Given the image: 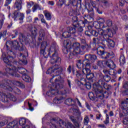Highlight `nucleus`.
<instances>
[{"mask_svg":"<svg viewBox=\"0 0 128 128\" xmlns=\"http://www.w3.org/2000/svg\"><path fill=\"white\" fill-rule=\"evenodd\" d=\"M22 44V43H18L16 40L8 41L6 42V48H7V55L6 54L3 53L2 54V58H3V60L4 62L6 64V68L5 69L6 72L4 74H2V72H0V76L2 77L4 74V76H12L15 78H20V74H18L16 72H18L20 74H24L26 70L24 69V68H16V66L12 64V62H13V64H16V62L14 61V58H16V54L12 52L10 50H8V48H12V46L13 48L15 50H20V45Z\"/></svg>","mask_w":128,"mask_h":128,"instance_id":"obj_1","label":"nucleus"},{"mask_svg":"<svg viewBox=\"0 0 128 128\" xmlns=\"http://www.w3.org/2000/svg\"><path fill=\"white\" fill-rule=\"evenodd\" d=\"M63 52L65 54H68V50L70 52L69 54V58H72L74 56L78 54L80 52H82L86 48V46H80V44L78 42H75L72 45V42L70 40H64V42Z\"/></svg>","mask_w":128,"mask_h":128,"instance_id":"obj_2","label":"nucleus"},{"mask_svg":"<svg viewBox=\"0 0 128 128\" xmlns=\"http://www.w3.org/2000/svg\"><path fill=\"white\" fill-rule=\"evenodd\" d=\"M52 86L50 90L46 92L48 96H54L58 94H66V91L64 90L62 92L60 90L64 88V79L58 80Z\"/></svg>","mask_w":128,"mask_h":128,"instance_id":"obj_3","label":"nucleus"},{"mask_svg":"<svg viewBox=\"0 0 128 128\" xmlns=\"http://www.w3.org/2000/svg\"><path fill=\"white\" fill-rule=\"evenodd\" d=\"M106 84L102 80H99L98 82L95 83L93 85L94 92L96 94V96L100 100H102L104 98H108V92H102L103 88H104Z\"/></svg>","mask_w":128,"mask_h":128,"instance_id":"obj_4","label":"nucleus"},{"mask_svg":"<svg viewBox=\"0 0 128 128\" xmlns=\"http://www.w3.org/2000/svg\"><path fill=\"white\" fill-rule=\"evenodd\" d=\"M62 72V68L60 64H56L53 67L48 69L46 74H53V77L51 78L50 82H52V80L56 76L55 82H56L58 80H63L62 78L60 76Z\"/></svg>","mask_w":128,"mask_h":128,"instance_id":"obj_5","label":"nucleus"},{"mask_svg":"<svg viewBox=\"0 0 128 128\" xmlns=\"http://www.w3.org/2000/svg\"><path fill=\"white\" fill-rule=\"evenodd\" d=\"M58 51V45L56 44H52L51 45V46L48 48V56H50L52 52H54L52 56H50V58H52L50 62L51 64H60V62L62 61V60L58 57V52H56Z\"/></svg>","mask_w":128,"mask_h":128,"instance_id":"obj_6","label":"nucleus"},{"mask_svg":"<svg viewBox=\"0 0 128 128\" xmlns=\"http://www.w3.org/2000/svg\"><path fill=\"white\" fill-rule=\"evenodd\" d=\"M116 30H118V27L115 26L114 28H112L110 30V28H99L98 30V38L100 40H108V36L110 34H115Z\"/></svg>","mask_w":128,"mask_h":128,"instance_id":"obj_7","label":"nucleus"},{"mask_svg":"<svg viewBox=\"0 0 128 128\" xmlns=\"http://www.w3.org/2000/svg\"><path fill=\"white\" fill-rule=\"evenodd\" d=\"M50 124L53 128H76L72 122H66L62 120H60L58 122H56L54 120H52Z\"/></svg>","mask_w":128,"mask_h":128,"instance_id":"obj_8","label":"nucleus"},{"mask_svg":"<svg viewBox=\"0 0 128 128\" xmlns=\"http://www.w3.org/2000/svg\"><path fill=\"white\" fill-rule=\"evenodd\" d=\"M90 68H88L86 70H84L82 71H82H76V76L80 78V80H82L86 78L88 80H91L92 82V78L94 76V73H92L90 71Z\"/></svg>","mask_w":128,"mask_h":128,"instance_id":"obj_9","label":"nucleus"},{"mask_svg":"<svg viewBox=\"0 0 128 128\" xmlns=\"http://www.w3.org/2000/svg\"><path fill=\"white\" fill-rule=\"evenodd\" d=\"M8 98L12 102H16L18 98L16 96L12 95L10 94H8L6 92H0V100L2 102H7L8 100Z\"/></svg>","mask_w":128,"mask_h":128,"instance_id":"obj_10","label":"nucleus"},{"mask_svg":"<svg viewBox=\"0 0 128 128\" xmlns=\"http://www.w3.org/2000/svg\"><path fill=\"white\" fill-rule=\"evenodd\" d=\"M76 66L78 68L82 69V71L80 72L82 74L84 70H86V68H90L92 64L90 63V60L85 59L83 61L80 60H78ZM77 72H80V70H78Z\"/></svg>","mask_w":128,"mask_h":128,"instance_id":"obj_11","label":"nucleus"},{"mask_svg":"<svg viewBox=\"0 0 128 128\" xmlns=\"http://www.w3.org/2000/svg\"><path fill=\"white\" fill-rule=\"evenodd\" d=\"M78 36L76 34V28L72 27L67 28V32H64L62 34V37L64 38H70V36Z\"/></svg>","mask_w":128,"mask_h":128,"instance_id":"obj_12","label":"nucleus"},{"mask_svg":"<svg viewBox=\"0 0 128 128\" xmlns=\"http://www.w3.org/2000/svg\"><path fill=\"white\" fill-rule=\"evenodd\" d=\"M12 84H15L17 86L18 84H20V82H10V81L5 82L3 84H0V88H2L4 90H9V92H12V90H14V88H12V86L10 85V84L12 85Z\"/></svg>","mask_w":128,"mask_h":128,"instance_id":"obj_13","label":"nucleus"},{"mask_svg":"<svg viewBox=\"0 0 128 128\" xmlns=\"http://www.w3.org/2000/svg\"><path fill=\"white\" fill-rule=\"evenodd\" d=\"M104 48L100 46L97 48V54L99 56H104V58H108V56H114V52H104Z\"/></svg>","mask_w":128,"mask_h":128,"instance_id":"obj_14","label":"nucleus"},{"mask_svg":"<svg viewBox=\"0 0 128 128\" xmlns=\"http://www.w3.org/2000/svg\"><path fill=\"white\" fill-rule=\"evenodd\" d=\"M19 62L20 64H26V56L20 53L19 56Z\"/></svg>","mask_w":128,"mask_h":128,"instance_id":"obj_15","label":"nucleus"},{"mask_svg":"<svg viewBox=\"0 0 128 128\" xmlns=\"http://www.w3.org/2000/svg\"><path fill=\"white\" fill-rule=\"evenodd\" d=\"M107 66L111 68V70H114V68H116V64L114 62V61L112 60H108L106 61V62Z\"/></svg>","mask_w":128,"mask_h":128,"instance_id":"obj_16","label":"nucleus"},{"mask_svg":"<svg viewBox=\"0 0 128 128\" xmlns=\"http://www.w3.org/2000/svg\"><path fill=\"white\" fill-rule=\"evenodd\" d=\"M46 44H48V43L46 41L43 42L41 44L40 54H43L44 56L46 54V51L44 50V49L46 46Z\"/></svg>","mask_w":128,"mask_h":128,"instance_id":"obj_17","label":"nucleus"},{"mask_svg":"<svg viewBox=\"0 0 128 128\" xmlns=\"http://www.w3.org/2000/svg\"><path fill=\"white\" fill-rule=\"evenodd\" d=\"M14 18H19L20 20H24V14L22 13H20L18 12V11H16L14 14Z\"/></svg>","mask_w":128,"mask_h":128,"instance_id":"obj_18","label":"nucleus"},{"mask_svg":"<svg viewBox=\"0 0 128 128\" xmlns=\"http://www.w3.org/2000/svg\"><path fill=\"white\" fill-rule=\"evenodd\" d=\"M103 72L106 74V76H108V74H110V76H112V77L114 78H116V73H114V70H112V72H110V71H108V70H103Z\"/></svg>","mask_w":128,"mask_h":128,"instance_id":"obj_19","label":"nucleus"},{"mask_svg":"<svg viewBox=\"0 0 128 128\" xmlns=\"http://www.w3.org/2000/svg\"><path fill=\"white\" fill-rule=\"evenodd\" d=\"M22 0H16L14 4V8L20 10L22 8Z\"/></svg>","mask_w":128,"mask_h":128,"instance_id":"obj_20","label":"nucleus"},{"mask_svg":"<svg viewBox=\"0 0 128 128\" xmlns=\"http://www.w3.org/2000/svg\"><path fill=\"white\" fill-rule=\"evenodd\" d=\"M28 121V120L24 118H22L19 120V124H20V126H22V128H26V126H30V128H31L30 126H26V124H27Z\"/></svg>","mask_w":128,"mask_h":128,"instance_id":"obj_21","label":"nucleus"},{"mask_svg":"<svg viewBox=\"0 0 128 128\" xmlns=\"http://www.w3.org/2000/svg\"><path fill=\"white\" fill-rule=\"evenodd\" d=\"M73 26H74L76 30V28L78 30V32H82V30H84V29H82V26H80V24H78V22H74L73 23Z\"/></svg>","mask_w":128,"mask_h":128,"instance_id":"obj_22","label":"nucleus"},{"mask_svg":"<svg viewBox=\"0 0 128 128\" xmlns=\"http://www.w3.org/2000/svg\"><path fill=\"white\" fill-rule=\"evenodd\" d=\"M98 24L100 26V28H104L106 27V25H104V22H106V20H104V18H100L98 20Z\"/></svg>","mask_w":128,"mask_h":128,"instance_id":"obj_23","label":"nucleus"},{"mask_svg":"<svg viewBox=\"0 0 128 128\" xmlns=\"http://www.w3.org/2000/svg\"><path fill=\"white\" fill-rule=\"evenodd\" d=\"M70 118L72 120V122H74L76 128H78L80 126V124L78 123V120H76L74 116H70Z\"/></svg>","mask_w":128,"mask_h":128,"instance_id":"obj_24","label":"nucleus"},{"mask_svg":"<svg viewBox=\"0 0 128 128\" xmlns=\"http://www.w3.org/2000/svg\"><path fill=\"white\" fill-rule=\"evenodd\" d=\"M44 30L41 29L40 31H39V37H38V40H44Z\"/></svg>","mask_w":128,"mask_h":128,"instance_id":"obj_25","label":"nucleus"},{"mask_svg":"<svg viewBox=\"0 0 128 128\" xmlns=\"http://www.w3.org/2000/svg\"><path fill=\"white\" fill-rule=\"evenodd\" d=\"M44 14L47 20H52V14L48 11H44Z\"/></svg>","mask_w":128,"mask_h":128,"instance_id":"obj_26","label":"nucleus"},{"mask_svg":"<svg viewBox=\"0 0 128 128\" xmlns=\"http://www.w3.org/2000/svg\"><path fill=\"white\" fill-rule=\"evenodd\" d=\"M19 38L20 42H28V38L24 35V34H20Z\"/></svg>","mask_w":128,"mask_h":128,"instance_id":"obj_27","label":"nucleus"},{"mask_svg":"<svg viewBox=\"0 0 128 128\" xmlns=\"http://www.w3.org/2000/svg\"><path fill=\"white\" fill-rule=\"evenodd\" d=\"M120 66H124V64H126V58H124V54L120 55Z\"/></svg>","mask_w":128,"mask_h":128,"instance_id":"obj_28","label":"nucleus"},{"mask_svg":"<svg viewBox=\"0 0 128 128\" xmlns=\"http://www.w3.org/2000/svg\"><path fill=\"white\" fill-rule=\"evenodd\" d=\"M123 88L126 90L123 92V94L126 96H128V82L125 83L123 86Z\"/></svg>","mask_w":128,"mask_h":128,"instance_id":"obj_29","label":"nucleus"},{"mask_svg":"<svg viewBox=\"0 0 128 128\" xmlns=\"http://www.w3.org/2000/svg\"><path fill=\"white\" fill-rule=\"evenodd\" d=\"M31 32L33 36H36V34H38V28L36 26L34 27V28L31 30Z\"/></svg>","mask_w":128,"mask_h":128,"instance_id":"obj_30","label":"nucleus"},{"mask_svg":"<svg viewBox=\"0 0 128 128\" xmlns=\"http://www.w3.org/2000/svg\"><path fill=\"white\" fill-rule=\"evenodd\" d=\"M105 24H106V28H107V26L108 28H110V26H112V21L110 20H107L106 22H105Z\"/></svg>","mask_w":128,"mask_h":128,"instance_id":"obj_31","label":"nucleus"},{"mask_svg":"<svg viewBox=\"0 0 128 128\" xmlns=\"http://www.w3.org/2000/svg\"><path fill=\"white\" fill-rule=\"evenodd\" d=\"M110 78H114V76L112 77V75H110V76H108V75H106L104 76V80H105V82H108L110 80Z\"/></svg>","mask_w":128,"mask_h":128,"instance_id":"obj_32","label":"nucleus"},{"mask_svg":"<svg viewBox=\"0 0 128 128\" xmlns=\"http://www.w3.org/2000/svg\"><path fill=\"white\" fill-rule=\"evenodd\" d=\"M22 79L24 80V82H30V77L28 75H23Z\"/></svg>","mask_w":128,"mask_h":128,"instance_id":"obj_33","label":"nucleus"},{"mask_svg":"<svg viewBox=\"0 0 128 128\" xmlns=\"http://www.w3.org/2000/svg\"><path fill=\"white\" fill-rule=\"evenodd\" d=\"M107 42L108 43V46H110L111 48H114V40H108Z\"/></svg>","mask_w":128,"mask_h":128,"instance_id":"obj_34","label":"nucleus"},{"mask_svg":"<svg viewBox=\"0 0 128 128\" xmlns=\"http://www.w3.org/2000/svg\"><path fill=\"white\" fill-rule=\"evenodd\" d=\"M88 122H90V118L88 116H86L84 119V124L85 126H87Z\"/></svg>","mask_w":128,"mask_h":128,"instance_id":"obj_35","label":"nucleus"},{"mask_svg":"<svg viewBox=\"0 0 128 128\" xmlns=\"http://www.w3.org/2000/svg\"><path fill=\"white\" fill-rule=\"evenodd\" d=\"M36 10H42V8H40V6L38 4H36L32 8L33 12H36Z\"/></svg>","mask_w":128,"mask_h":128,"instance_id":"obj_36","label":"nucleus"},{"mask_svg":"<svg viewBox=\"0 0 128 128\" xmlns=\"http://www.w3.org/2000/svg\"><path fill=\"white\" fill-rule=\"evenodd\" d=\"M89 58V59H88L89 62H90V60H96V55H89L87 56Z\"/></svg>","mask_w":128,"mask_h":128,"instance_id":"obj_37","label":"nucleus"},{"mask_svg":"<svg viewBox=\"0 0 128 128\" xmlns=\"http://www.w3.org/2000/svg\"><path fill=\"white\" fill-rule=\"evenodd\" d=\"M88 96L91 100H94V98H96V96H94V92H89Z\"/></svg>","mask_w":128,"mask_h":128,"instance_id":"obj_38","label":"nucleus"},{"mask_svg":"<svg viewBox=\"0 0 128 128\" xmlns=\"http://www.w3.org/2000/svg\"><path fill=\"white\" fill-rule=\"evenodd\" d=\"M90 32L91 34H92V36H98V32L96 30H92L91 32Z\"/></svg>","mask_w":128,"mask_h":128,"instance_id":"obj_39","label":"nucleus"},{"mask_svg":"<svg viewBox=\"0 0 128 128\" xmlns=\"http://www.w3.org/2000/svg\"><path fill=\"white\" fill-rule=\"evenodd\" d=\"M86 8H87L88 12H92L93 10L92 8L90 7V3L86 4Z\"/></svg>","mask_w":128,"mask_h":128,"instance_id":"obj_40","label":"nucleus"},{"mask_svg":"<svg viewBox=\"0 0 128 128\" xmlns=\"http://www.w3.org/2000/svg\"><path fill=\"white\" fill-rule=\"evenodd\" d=\"M93 41L94 44H98L100 42H103L102 40H100V37L93 38Z\"/></svg>","mask_w":128,"mask_h":128,"instance_id":"obj_41","label":"nucleus"},{"mask_svg":"<svg viewBox=\"0 0 128 128\" xmlns=\"http://www.w3.org/2000/svg\"><path fill=\"white\" fill-rule=\"evenodd\" d=\"M124 0L125 2H128V0H120V3H119V5L120 6H124Z\"/></svg>","mask_w":128,"mask_h":128,"instance_id":"obj_42","label":"nucleus"},{"mask_svg":"<svg viewBox=\"0 0 128 128\" xmlns=\"http://www.w3.org/2000/svg\"><path fill=\"white\" fill-rule=\"evenodd\" d=\"M73 112H76L78 116H80V114L82 113H80V110H78V109H73Z\"/></svg>","mask_w":128,"mask_h":128,"instance_id":"obj_43","label":"nucleus"},{"mask_svg":"<svg viewBox=\"0 0 128 128\" xmlns=\"http://www.w3.org/2000/svg\"><path fill=\"white\" fill-rule=\"evenodd\" d=\"M85 86L87 90H90L92 85L90 84V83L88 82L85 84Z\"/></svg>","mask_w":128,"mask_h":128,"instance_id":"obj_44","label":"nucleus"},{"mask_svg":"<svg viewBox=\"0 0 128 128\" xmlns=\"http://www.w3.org/2000/svg\"><path fill=\"white\" fill-rule=\"evenodd\" d=\"M110 122V118H108V114H106V120L104 122V124H108Z\"/></svg>","mask_w":128,"mask_h":128,"instance_id":"obj_45","label":"nucleus"},{"mask_svg":"<svg viewBox=\"0 0 128 128\" xmlns=\"http://www.w3.org/2000/svg\"><path fill=\"white\" fill-rule=\"evenodd\" d=\"M60 98H55L54 100V102L55 104H60Z\"/></svg>","mask_w":128,"mask_h":128,"instance_id":"obj_46","label":"nucleus"},{"mask_svg":"<svg viewBox=\"0 0 128 128\" xmlns=\"http://www.w3.org/2000/svg\"><path fill=\"white\" fill-rule=\"evenodd\" d=\"M74 102L78 104L79 106H80V108H82V103H80L78 99L76 98Z\"/></svg>","mask_w":128,"mask_h":128,"instance_id":"obj_47","label":"nucleus"},{"mask_svg":"<svg viewBox=\"0 0 128 128\" xmlns=\"http://www.w3.org/2000/svg\"><path fill=\"white\" fill-rule=\"evenodd\" d=\"M12 0H6L4 4L5 6H8V4H10V2H12Z\"/></svg>","mask_w":128,"mask_h":128,"instance_id":"obj_48","label":"nucleus"},{"mask_svg":"<svg viewBox=\"0 0 128 128\" xmlns=\"http://www.w3.org/2000/svg\"><path fill=\"white\" fill-rule=\"evenodd\" d=\"M90 4H91L92 6H93V8H96V2H94V1H90Z\"/></svg>","mask_w":128,"mask_h":128,"instance_id":"obj_49","label":"nucleus"},{"mask_svg":"<svg viewBox=\"0 0 128 128\" xmlns=\"http://www.w3.org/2000/svg\"><path fill=\"white\" fill-rule=\"evenodd\" d=\"M102 118V114L98 113L96 115V120H100V118Z\"/></svg>","mask_w":128,"mask_h":128,"instance_id":"obj_50","label":"nucleus"},{"mask_svg":"<svg viewBox=\"0 0 128 128\" xmlns=\"http://www.w3.org/2000/svg\"><path fill=\"white\" fill-rule=\"evenodd\" d=\"M98 64L99 66H102L104 63H102V61H98Z\"/></svg>","mask_w":128,"mask_h":128,"instance_id":"obj_51","label":"nucleus"},{"mask_svg":"<svg viewBox=\"0 0 128 128\" xmlns=\"http://www.w3.org/2000/svg\"><path fill=\"white\" fill-rule=\"evenodd\" d=\"M3 24H4V20H0V30H2Z\"/></svg>","mask_w":128,"mask_h":128,"instance_id":"obj_52","label":"nucleus"},{"mask_svg":"<svg viewBox=\"0 0 128 128\" xmlns=\"http://www.w3.org/2000/svg\"><path fill=\"white\" fill-rule=\"evenodd\" d=\"M32 16H29L27 18V22H32Z\"/></svg>","mask_w":128,"mask_h":128,"instance_id":"obj_53","label":"nucleus"},{"mask_svg":"<svg viewBox=\"0 0 128 128\" xmlns=\"http://www.w3.org/2000/svg\"><path fill=\"white\" fill-rule=\"evenodd\" d=\"M67 70L69 74H70V72H72V66H69L67 69Z\"/></svg>","mask_w":128,"mask_h":128,"instance_id":"obj_54","label":"nucleus"},{"mask_svg":"<svg viewBox=\"0 0 128 128\" xmlns=\"http://www.w3.org/2000/svg\"><path fill=\"white\" fill-rule=\"evenodd\" d=\"M28 106H29V108H30V110L32 112L34 108H32V104L28 103Z\"/></svg>","mask_w":128,"mask_h":128,"instance_id":"obj_55","label":"nucleus"},{"mask_svg":"<svg viewBox=\"0 0 128 128\" xmlns=\"http://www.w3.org/2000/svg\"><path fill=\"white\" fill-rule=\"evenodd\" d=\"M48 4H50V6H54V3L52 1H49L48 2Z\"/></svg>","mask_w":128,"mask_h":128,"instance_id":"obj_56","label":"nucleus"},{"mask_svg":"<svg viewBox=\"0 0 128 128\" xmlns=\"http://www.w3.org/2000/svg\"><path fill=\"white\" fill-rule=\"evenodd\" d=\"M6 124L4 122H0V128H2V126H4Z\"/></svg>","mask_w":128,"mask_h":128,"instance_id":"obj_57","label":"nucleus"},{"mask_svg":"<svg viewBox=\"0 0 128 128\" xmlns=\"http://www.w3.org/2000/svg\"><path fill=\"white\" fill-rule=\"evenodd\" d=\"M86 104L87 108H88V110H90V105H88V103H86Z\"/></svg>","mask_w":128,"mask_h":128,"instance_id":"obj_58","label":"nucleus"},{"mask_svg":"<svg viewBox=\"0 0 128 128\" xmlns=\"http://www.w3.org/2000/svg\"><path fill=\"white\" fill-rule=\"evenodd\" d=\"M92 68L94 69V70H98V67L96 65H94L92 66Z\"/></svg>","mask_w":128,"mask_h":128,"instance_id":"obj_59","label":"nucleus"},{"mask_svg":"<svg viewBox=\"0 0 128 128\" xmlns=\"http://www.w3.org/2000/svg\"><path fill=\"white\" fill-rule=\"evenodd\" d=\"M66 102H72V99L68 98L66 100Z\"/></svg>","mask_w":128,"mask_h":128,"instance_id":"obj_60","label":"nucleus"},{"mask_svg":"<svg viewBox=\"0 0 128 128\" xmlns=\"http://www.w3.org/2000/svg\"><path fill=\"white\" fill-rule=\"evenodd\" d=\"M99 128H106V126H104V124H100L98 125Z\"/></svg>","mask_w":128,"mask_h":128,"instance_id":"obj_61","label":"nucleus"},{"mask_svg":"<svg viewBox=\"0 0 128 128\" xmlns=\"http://www.w3.org/2000/svg\"><path fill=\"white\" fill-rule=\"evenodd\" d=\"M39 18H41V20L42 19V18H44V15H42V14H39Z\"/></svg>","mask_w":128,"mask_h":128,"instance_id":"obj_62","label":"nucleus"},{"mask_svg":"<svg viewBox=\"0 0 128 128\" xmlns=\"http://www.w3.org/2000/svg\"><path fill=\"white\" fill-rule=\"evenodd\" d=\"M110 116H114V112H112V111H111V112H110Z\"/></svg>","mask_w":128,"mask_h":128,"instance_id":"obj_63","label":"nucleus"},{"mask_svg":"<svg viewBox=\"0 0 128 128\" xmlns=\"http://www.w3.org/2000/svg\"><path fill=\"white\" fill-rule=\"evenodd\" d=\"M26 14H30V9H28L27 10H26Z\"/></svg>","mask_w":128,"mask_h":128,"instance_id":"obj_64","label":"nucleus"}]
</instances>
